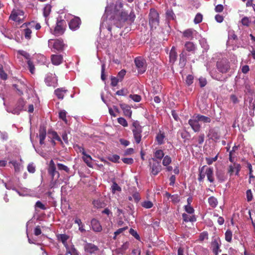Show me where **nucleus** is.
Segmentation results:
<instances>
[{"label": "nucleus", "mask_w": 255, "mask_h": 255, "mask_svg": "<svg viewBox=\"0 0 255 255\" xmlns=\"http://www.w3.org/2000/svg\"><path fill=\"white\" fill-rule=\"evenodd\" d=\"M149 24L151 30L155 29L159 24V14L154 8H150L148 14Z\"/></svg>", "instance_id": "nucleus-1"}, {"label": "nucleus", "mask_w": 255, "mask_h": 255, "mask_svg": "<svg viewBox=\"0 0 255 255\" xmlns=\"http://www.w3.org/2000/svg\"><path fill=\"white\" fill-rule=\"evenodd\" d=\"M131 130L136 143L138 144L141 139L142 127L138 121H134L132 124Z\"/></svg>", "instance_id": "nucleus-2"}, {"label": "nucleus", "mask_w": 255, "mask_h": 255, "mask_svg": "<svg viewBox=\"0 0 255 255\" xmlns=\"http://www.w3.org/2000/svg\"><path fill=\"white\" fill-rule=\"evenodd\" d=\"M66 27V21L62 19H57L53 34L56 36L61 35L64 33Z\"/></svg>", "instance_id": "nucleus-3"}, {"label": "nucleus", "mask_w": 255, "mask_h": 255, "mask_svg": "<svg viewBox=\"0 0 255 255\" xmlns=\"http://www.w3.org/2000/svg\"><path fill=\"white\" fill-rule=\"evenodd\" d=\"M118 19L120 21L125 22L126 21H129L131 22H133L135 18V15L133 9H132L129 14H128V12L125 10H122L118 14Z\"/></svg>", "instance_id": "nucleus-4"}, {"label": "nucleus", "mask_w": 255, "mask_h": 255, "mask_svg": "<svg viewBox=\"0 0 255 255\" xmlns=\"http://www.w3.org/2000/svg\"><path fill=\"white\" fill-rule=\"evenodd\" d=\"M218 70L222 73H226L230 69V62L227 59H222L217 62Z\"/></svg>", "instance_id": "nucleus-5"}, {"label": "nucleus", "mask_w": 255, "mask_h": 255, "mask_svg": "<svg viewBox=\"0 0 255 255\" xmlns=\"http://www.w3.org/2000/svg\"><path fill=\"white\" fill-rule=\"evenodd\" d=\"M134 63L139 74H142L144 73L146 70V61L140 57L135 58Z\"/></svg>", "instance_id": "nucleus-6"}, {"label": "nucleus", "mask_w": 255, "mask_h": 255, "mask_svg": "<svg viewBox=\"0 0 255 255\" xmlns=\"http://www.w3.org/2000/svg\"><path fill=\"white\" fill-rule=\"evenodd\" d=\"M199 120H197L196 115L193 116L192 118L188 121L189 125L195 132H198L200 130L201 126L199 123Z\"/></svg>", "instance_id": "nucleus-7"}, {"label": "nucleus", "mask_w": 255, "mask_h": 255, "mask_svg": "<svg viewBox=\"0 0 255 255\" xmlns=\"http://www.w3.org/2000/svg\"><path fill=\"white\" fill-rule=\"evenodd\" d=\"M52 40H49V44L53 48L57 51L63 50L64 46L63 41L61 39H57L52 42Z\"/></svg>", "instance_id": "nucleus-8"}, {"label": "nucleus", "mask_w": 255, "mask_h": 255, "mask_svg": "<svg viewBox=\"0 0 255 255\" xmlns=\"http://www.w3.org/2000/svg\"><path fill=\"white\" fill-rule=\"evenodd\" d=\"M81 21L79 17H74L69 22V27L72 30H76L80 27Z\"/></svg>", "instance_id": "nucleus-9"}, {"label": "nucleus", "mask_w": 255, "mask_h": 255, "mask_svg": "<svg viewBox=\"0 0 255 255\" xmlns=\"http://www.w3.org/2000/svg\"><path fill=\"white\" fill-rule=\"evenodd\" d=\"M23 15L24 12L23 10L19 9H13L11 11L9 18L14 21L19 22L20 18L18 16H23Z\"/></svg>", "instance_id": "nucleus-10"}, {"label": "nucleus", "mask_w": 255, "mask_h": 255, "mask_svg": "<svg viewBox=\"0 0 255 255\" xmlns=\"http://www.w3.org/2000/svg\"><path fill=\"white\" fill-rule=\"evenodd\" d=\"M120 107L123 111L124 114L125 116L131 118L132 111L129 106L126 104H121Z\"/></svg>", "instance_id": "nucleus-11"}, {"label": "nucleus", "mask_w": 255, "mask_h": 255, "mask_svg": "<svg viewBox=\"0 0 255 255\" xmlns=\"http://www.w3.org/2000/svg\"><path fill=\"white\" fill-rule=\"evenodd\" d=\"M84 250L86 252L92 254L99 250L98 247L92 243H87L84 246Z\"/></svg>", "instance_id": "nucleus-12"}, {"label": "nucleus", "mask_w": 255, "mask_h": 255, "mask_svg": "<svg viewBox=\"0 0 255 255\" xmlns=\"http://www.w3.org/2000/svg\"><path fill=\"white\" fill-rule=\"evenodd\" d=\"M91 224L93 230L96 232H100L102 230V227L98 220L93 219L91 220Z\"/></svg>", "instance_id": "nucleus-13"}, {"label": "nucleus", "mask_w": 255, "mask_h": 255, "mask_svg": "<svg viewBox=\"0 0 255 255\" xmlns=\"http://www.w3.org/2000/svg\"><path fill=\"white\" fill-rule=\"evenodd\" d=\"M46 135V129L44 127H40L39 130V143L41 145L44 144V140Z\"/></svg>", "instance_id": "nucleus-14"}, {"label": "nucleus", "mask_w": 255, "mask_h": 255, "mask_svg": "<svg viewBox=\"0 0 255 255\" xmlns=\"http://www.w3.org/2000/svg\"><path fill=\"white\" fill-rule=\"evenodd\" d=\"M161 166L159 162H155L153 163L151 166V173L153 175H156L161 170Z\"/></svg>", "instance_id": "nucleus-15"}, {"label": "nucleus", "mask_w": 255, "mask_h": 255, "mask_svg": "<svg viewBox=\"0 0 255 255\" xmlns=\"http://www.w3.org/2000/svg\"><path fill=\"white\" fill-rule=\"evenodd\" d=\"M51 60L53 64L58 65L62 63L63 57L61 55L53 54L51 56Z\"/></svg>", "instance_id": "nucleus-16"}, {"label": "nucleus", "mask_w": 255, "mask_h": 255, "mask_svg": "<svg viewBox=\"0 0 255 255\" xmlns=\"http://www.w3.org/2000/svg\"><path fill=\"white\" fill-rule=\"evenodd\" d=\"M67 92V90L64 88H57L54 91V93L57 97L60 100L64 98L65 95Z\"/></svg>", "instance_id": "nucleus-17"}, {"label": "nucleus", "mask_w": 255, "mask_h": 255, "mask_svg": "<svg viewBox=\"0 0 255 255\" xmlns=\"http://www.w3.org/2000/svg\"><path fill=\"white\" fill-rule=\"evenodd\" d=\"M177 57V53L176 51V48L174 46H173L169 53V62L174 64L176 61Z\"/></svg>", "instance_id": "nucleus-18"}, {"label": "nucleus", "mask_w": 255, "mask_h": 255, "mask_svg": "<svg viewBox=\"0 0 255 255\" xmlns=\"http://www.w3.org/2000/svg\"><path fill=\"white\" fill-rule=\"evenodd\" d=\"M185 50L188 52H192V53H194L196 50L195 45L192 42L190 41H187L185 42Z\"/></svg>", "instance_id": "nucleus-19"}, {"label": "nucleus", "mask_w": 255, "mask_h": 255, "mask_svg": "<svg viewBox=\"0 0 255 255\" xmlns=\"http://www.w3.org/2000/svg\"><path fill=\"white\" fill-rule=\"evenodd\" d=\"M56 166L53 160H51L49 162V168L48 169V173L53 178L55 173L57 172L56 170Z\"/></svg>", "instance_id": "nucleus-20"}, {"label": "nucleus", "mask_w": 255, "mask_h": 255, "mask_svg": "<svg viewBox=\"0 0 255 255\" xmlns=\"http://www.w3.org/2000/svg\"><path fill=\"white\" fill-rule=\"evenodd\" d=\"M205 174L207 176L208 180L211 183H213L214 181L213 169L211 167H207L206 169Z\"/></svg>", "instance_id": "nucleus-21"}, {"label": "nucleus", "mask_w": 255, "mask_h": 255, "mask_svg": "<svg viewBox=\"0 0 255 255\" xmlns=\"http://www.w3.org/2000/svg\"><path fill=\"white\" fill-rule=\"evenodd\" d=\"M187 54L185 50H183L179 54V64L182 66L186 65Z\"/></svg>", "instance_id": "nucleus-22"}, {"label": "nucleus", "mask_w": 255, "mask_h": 255, "mask_svg": "<svg viewBox=\"0 0 255 255\" xmlns=\"http://www.w3.org/2000/svg\"><path fill=\"white\" fill-rule=\"evenodd\" d=\"M123 7V3L122 2V0H118L116 1L114 7V13L115 15H118V14L120 12V9Z\"/></svg>", "instance_id": "nucleus-23"}, {"label": "nucleus", "mask_w": 255, "mask_h": 255, "mask_svg": "<svg viewBox=\"0 0 255 255\" xmlns=\"http://www.w3.org/2000/svg\"><path fill=\"white\" fill-rule=\"evenodd\" d=\"M57 240L61 241L62 244L66 246L67 245V241L69 239V236L66 234H62L57 235Z\"/></svg>", "instance_id": "nucleus-24"}, {"label": "nucleus", "mask_w": 255, "mask_h": 255, "mask_svg": "<svg viewBox=\"0 0 255 255\" xmlns=\"http://www.w3.org/2000/svg\"><path fill=\"white\" fill-rule=\"evenodd\" d=\"M178 133L180 135L184 142L188 140L190 137V133L186 130H179Z\"/></svg>", "instance_id": "nucleus-25"}, {"label": "nucleus", "mask_w": 255, "mask_h": 255, "mask_svg": "<svg viewBox=\"0 0 255 255\" xmlns=\"http://www.w3.org/2000/svg\"><path fill=\"white\" fill-rule=\"evenodd\" d=\"M165 137V136L164 133L160 131L156 136V140L157 141L158 144L161 145L163 144Z\"/></svg>", "instance_id": "nucleus-26"}, {"label": "nucleus", "mask_w": 255, "mask_h": 255, "mask_svg": "<svg viewBox=\"0 0 255 255\" xmlns=\"http://www.w3.org/2000/svg\"><path fill=\"white\" fill-rule=\"evenodd\" d=\"M164 153L163 151L161 149H158L154 152V158H152L153 161H155V159L161 160L164 157Z\"/></svg>", "instance_id": "nucleus-27"}, {"label": "nucleus", "mask_w": 255, "mask_h": 255, "mask_svg": "<svg viewBox=\"0 0 255 255\" xmlns=\"http://www.w3.org/2000/svg\"><path fill=\"white\" fill-rule=\"evenodd\" d=\"M193 30L192 29H187L183 32V36L188 39H193Z\"/></svg>", "instance_id": "nucleus-28"}, {"label": "nucleus", "mask_w": 255, "mask_h": 255, "mask_svg": "<svg viewBox=\"0 0 255 255\" xmlns=\"http://www.w3.org/2000/svg\"><path fill=\"white\" fill-rule=\"evenodd\" d=\"M74 223L78 224L79 227V230L82 233L86 232V230L84 229V225L82 223L81 220L80 218H76L74 220Z\"/></svg>", "instance_id": "nucleus-29"}, {"label": "nucleus", "mask_w": 255, "mask_h": 255, "mask_svg": "<svg viewBox=\"0 0 255 255\" xmlns=\"http://www.w3.org/2000/svg\"><path fill=\"white\" fill-rule=\"evenodd\" d=\"M196 116L197 120H199L200 122H202L204 123H210L211 122V119L210 117L200 114H198Z\"/></svg>", "instance_id": "nucleus-30"}, {"label": "nucleus", "mask_w": 255, "mask_h": 255, "mask_svg": "<svg viewBox=\"0 0 255 255\" xmlns=\"http://www.w3.org/2000/svg\"><path fill=\"white\" fill-rule=\"evenodd\" d=\"M208 203L209 205L212 208H215L218 205V200L214 196H211L208 198Z\"/></svg>", "instance_id": "nucleus-31"}, {"label": "nucleus", "mask_w": 255, "mask_h": 255, "mask_svg": "<svg viewBox=\"0 0 255 255\" xmlns=\"http://www.w3.org/2000/svg\"><path fill=\"white\" fill-rule=\"evenodd\" d=\"M182 218L183 219V221L185 222H195L196 220V219L195 217V216L193 215L191 216H189L187 214L185 213H183L182 214Z\"/></svg>", "instance_id": "nucleus-32"}, {"label": "nucleus", "mask_w": 255, "mask_h": 255, "mask_svg": "<svg viewBox=\"0 0 255 255\" xmlns=\"http://www.w3.org/2000/svg\"><path fill=\"white\" fill-rule=\"evenodd\" d=\"M83 159L89 167H91L92 158L90 155L86 153V155H84Z\"/></svg>", "instance_id": "nucleus-33"}, {"label": "nucleus", "mask_w": 255, "mask_h": 255, "mask_svg": "<svg viewBox=\"0 0 255 255\" xmlns=\"http://www.w3.org/2000/svg\"><path fill=\"white\" fill-rule=\"evenodd\" d=\"M112 192L113 194H115L116 191L121 192L122 191V188L120 186L118 185V184L116 182H113V185L111 187Z\"/></svg>", "instance_id": "nucleus-34"}, {"label": "nucleus", "mask_w": 255, "mask_h": 255, "mask_svg": "<svg viewBox=\"0 0 255 255\" xmlns=\"http://www.w3.org/2000/svg\"><path fill=\"white\" fill-rule=\"evenodd\" d=\"M16 105V109L19 111H21L25 105V102L23 99H19L17 101Z\"/></svg>", "instance_id": "nucleus-35"}, {"label": "nucleus", "mask_w": 255, "mask_h": 255, "mask_svg": "<svg viewBox=\"0 0 255 255\" xmlns=\"http://www.w3.org/2000/svg\"><path fill=\"white\" fill-rule=\"evenodd\" d=\"M0 78L3 80H5L7 79V75L3 70L2 65H1L0 64Z\"/></svg>", "instance_id": "nucleus-36"}, {"label": "nucleus", "mask_w": 255, "mask_h": 255, "mask_svg": "<svg viewBox=\"0 0 255 255\" xmlns=\"http://www.w3.org/2000/svg\"><path fill=\"white\" fill-rule=\"evenodd\" d=\"M141 206L145 209H150L153 207V204L151 201H144L142 202Z\"/></svg>", "instance_id": "nucleus-37"}, {"label": "nucleus", "mask_w": 255, "mask_h": 255, "mask_svg": "<svg viewBox=\"0 0 255 255\" xmlns=\"http://www.w3.org/2000/svg\"><path fill=\"white\" fill-rule=\"evenodd\" d=\"M108 159L114 163H119L120 159V156L117 154H114L108 157Z\"/></svg>", "instance_id": "nucleus-38"}, {"label": "nucleus", "mask_w": 255, "mask_h": 255, "mask_svg": "<svg viewBox=\"0 0 255 255\" xmlns=\"http://www.w3.org/2000/svg\"><path fill=\"white\" fill-rule=\"evenodd\" d=\"M171 162V158L168 155H166L163 157V159L162 160V164L165 166H167Z\"/></svg>", "instance_id": "nucleus-39"}, {"label": "nucleus", "mask_w": 255, "mask_h": 255, "mask_svg": "<svg viewBox=\"0 0 255 255\" xmlns=\"http://www.w3.org/2000/svg\"><path fill=\"white\" fill-rule=\"evenodd\" d=\"M51 6L50 5L47 4L43 8V15L45 17L49 15L51 11Z\"/></svg>", "instance_id": "nucleus-40"}, {"label": "nucleus", "mask_w": 255, "mask_h": 255, "mask_svg": "<svg viewBox=\"0 0 255 255\" xmlns=\"http://www.w3.org/2000/svg\"><path fill=\"white\" fill-rule=\"evenodd\" d=\"M232 236V232L230 230H228L225 233V239L226 241L229 243L231 242Z\"/></svg>", "instance_id": "nucleus-41"}, {"label": "nucleus", "mask_w": 255, "mask_h": 255, "mask_svg": "<svg viewBox=\"0 0 255 255\" xmlns=\"http://www.w3.org/2000/svg\"><path fill=\"white\" fill-rule=\"evenodd\" d=\"M132 198L133 199L134 202L136 203H138L141 199L139 193L136 191L132 193Z\"/></svg>", "instance_id": "nucleus-42"}, {"label": "nucleus", "mask_w": 255, "mask_h": 255, "mask_svg": "<svg viewBox=\"0 0 255 255\" xmlns=\"http://www.w3.org/2000/svg\"><path fill=\"white\" fill-rule=\"evenodd\" d=\"M59 117L63 121L67 123V120L66 119V112L64 110L60 111L59 113Z\"/></svg>", "instance_id": "nucleus-43"}, {"label": "nucleus", "mask_w": 255, "mask_h": 255, "mask_svg": "<svg viewBox=\"0 0 255 255\" xmlns=\"http://www.w3.org/2000/svg\"><path fill=\"white\" fill-rule=\"evenodd\" d=\"M9 163H11L14 167L16 172H18L20 170V165L16 161H11Z\"/></svg>", "instance_id": "nucleus-44"}, {"label": "nucleus", "mask_w": 255, "mask_h": 255, "mask_svg": "<svg viewBox=\"0 0 255 255\" xmlns=\"http://www.w3.org/2000/svg\"><path fill=\"white\" fill-rule=\"evenodd\" d=\"M213 253L215 255H218V251L219 249V245L217 241H215L213 243Z\"/></svg>", "instance_id": "nucleus-45"}, {"label": "nucleus", "mask_w": 255, "mask_h": 255, "mask_svg": "<svg viewBox=\"0 0 255 255\" xmlns=\"http://www.w3.org/2000/svg\"><path fill=\"white\" fill-rule=\"evenodd\" d=\"M58 169L59 170H64L67 173H69L70 171L69 168L66 165L62 164V163H58L57 164Z\"/></svg>", "instance_id": "nucleus-46"}, {"label": "nucleus", "mask_w": 255, "mask_h": 255, "mask_svg": "<svg viewBox=\"0 0 255 255\" xmlns=\"http://www.w3.org/2000/svg\"><path fill=\"white\" fill-rule=\"evenodd\" d=\"M203 19V16L200 13H198L194 19V22L196 24L202 22Z\"/></svg>", "instance_id": "nucleus-47"}, {"label": "nucleus", "mask_w": 255, "mask_h": 255, "mask_svg": "<svg viewBox=\"0 0 255 255\" xmlns=\"http://www.w3.org/2000/svg\"><path fill=\"white\" fill-rule=\"evenodd\" d=\"M118 122L119 124L121 125L124 127H127L128 126V122H127L126 120L124 119V118L120 117L118 118L117 119Z\"/></svg>", "instance_id": "nucleus-48"}, {"label": "nucleus", "mask_w": 255, "mask_h": 255, "mask_svg": "<svg viewBox=\"0 0 255 255\" xmlns=\"http://www.w3.org/2000/svg\"><path fill=\"white\" fill-rule=\"evenodd\" d=\"M216 176H217V177L218 179V180L219 181V182H223V181H224L226 179V177L225 176V175L224 173H223L222 172H218L217 173H216Z\"/></svg>", "instance_id": "nucleus-49"}, {"label": "nucleus", "mask_w": 255, "mask_h": 255, "mask_svg": "<svg viewBox=\"0 0 255 255\" xmlns=\"http://www.w3.org/2000/svg\"><path fill=\"white\" fill-rule=\"evenodd\" d=\"M32 31L30 29L27 28L24 29V34L25 38L28 40L31 38V34Z\"/></svg>", "instance_id": "nucleus-50"}, {"label": "nucleus", "mask_w": 255, "mask_h": 255, "mask_svg": "<svg viewBox=\"0 0 255 255\" xmlns=\"http://www.w3.org/2000/svg\"><path fill=\"white\" fill-rule=\"evenodd\" d=\"M241 22L243 25L246 26H249L251 21L250 20L249 18H248L247 16H245L242 19Z\"/></svg>", "instance_id": "nucleus-51"}, {"label": "nucleus", "mask_w": 255, "mask_h": 255, "mask_svg": "<svg viewBox=\"0 0 255 255\" xmlns=\"http://www.w3.org/2000/svg\"><path fill=\"white\" fill-rule=\"evenodd\" d=\"M27 65L30 73L31 74H34L35 67L34 65L33 64V62L30 60H29L27 61Z\"/></svg>", "instance_id": "nucleus-52"}, {"label": "nucleus", "mask_w": 255, "mask_h": 255, "mask_svg": "<svg viewBox=\"0 0 255 255\" xmlns=\"http://www.w3.org/2000/svg\"><path fill=\"white\" fill-rule=\"evenodd\" d=\"M129 97L130 99H131L133 101H134L135 102H139L140 101V100L141 99V96L138 95H136V94H134V95L131 94L129 95Z\"/></svg>", "instance_id": "nucleus-53"}, {"label": "nucleus", "mask_w": 255, "mask_h": 255, "mask_svg": "<svg viewBox=\"0 0 255 255\" xmlns=\"http://www.w3.org/2000/svg\"><path fill=\"white\" fill-rule=\"evenodd\" d=\"M205 166H203L201 169H199L200 173L198 179L200 182L202 181L205 177L206 174L202 173L203 169L205 168Z\"/></svg>", "instance_id": "nucleus-54"}, {"label": "nucleus", "mask_w": 255, "mask_h": 255, "mask_svg": "<svg viewBox=\"0 0 255 255\" xmlns=\"http://www.w3.org/2000/svg\"><path fill=\"white\" fill-rule=\"evenodd\" d=\"M129 234L134 237L136 240H140V237L137 234V232L133 229H130L129 231Z\"/></svg>", "instance_id": "nucleus-55"}, {"label": "nucleus", "mask_w": 255, "mask_h": 255, "mask_svg": "<svg viewBox=\"0 0 255 255\" xmlns=\"http://www.w3.org/2000/svg\"><path fill=\"white\" fill-rule=\"evenodd\" d=\"M18 53L23 56L25 59H27L28 60H30V56L29 54L26 52V51L23 50H19L18 51Z\"/></svg>", "instance_id": "nucleus-56"}, {"label": "nucleus", "mask_w": 255, "mask_h": 255, "mask_svg": "<svg viewBox=\"0 0 255 255\" xmlns=\"http://www.w3.org/2000/svg\"><path fill=\"white\" fill-rule=\"evenodd\" d=\"M171 201L174 204H176L180 201V197L178 194H174L171 196Z\"/></svg>", "instance_id": "nucleus-57"}, {"label": "nucleus", "mask_w": 255, "mask_h": 255, "mask_svg": "<svg viewBox=\"0 0 255 255\" xmlns=\"http://www.w3.org/2000/svg\"><path fill=\"white\" fill-rule=\"evenodd\" d=\"M120 79L118 77H111V85L113 87H115L118 85V82H119Z\"/></svg>", "instance_id": "nucleus-58"}, {"label": "nucleus", "mask_w": 255, "mask_h": 255, "mask_svg": "<svg viewBox=\"0 0 255 255\" xmlns=\"http://www.w3.org/2000/svg\"><path fill=\"white\" fill-rule=\"evenodd\" d=\"M51 133L52 135L53 139H55L60 141L61 144H63L60 137H59V136L58 135L56 131H52Z\"/></svg>", "instance_id": "nucleus-59"}, {"label": "nucleus", "mask_w": 255, "mask_h": 255, "mask_svg": "<svg viewBox=\"0 0 255 255\" xmlns=\"http://www.w3.org/2000/svg\"><path fill=\"white\" fill-rule=\"evenodd\" d=\"M193 79H194V78H193V76L192 75H188L186 77V84L188 85H189V86L191 85L193 83Z\"/></svg>", "instance_id": "nucleus-60"}, {"label": "nucleus", "mask_w": 255, "mask_h": 255, "mask_svg": "<svg viewBox=\"0 0 255 255\" xmlns=\"http://www.w3.org/2000/svg\"><path fill=\"white\" fill-rule=\"evenodd\" d=\"M246 196H247V201L248 202H250L253 200V194L252 192L251 189H248L246 191Z\"/></svg>", "instance_id": "nucleus-61"}, {"label": "nucleus", "mask_w": 255, "mask_h": 255, "mask_svg": "<svg viewBox=\"0 0 255 255\" xmlns=\"http://www.w3.org/2000/svg\"><path fill=\"white\" fill-rule=\"evenodd\" d=\"M27 170L29 172L33 173L35 171V167L33 163H30L27 166Z\"/></svg>", "instance_id": "nucleus-62"}, {"label": "nucleus", "mask_w": 255, "mask_h": 255, "mask_svg": "<svg viewBox=\"0 0 255 255\" xmlns=\"http://www.w3.org/2000/svg\"><path fill=\"white\" fill-rule=\"evenodd\" d=\"M126 71L125 70H122L118 73L117 77L120 79L121 81L123 80V78L126 75Z\"/></svg>", "instance_id": "nucleus-63"}, {"label": "nucleus", "mask_w": 255, "mask_h": 255, "mask_svg": "<svg viewBox=\"0 0 255 255\" xmlns=\"http://www.w3.org/2000/svg\"><path fill=\"white\" fill-rule=\"evenodd\" d=\"M123 162L127 164H132L133 163V159L132 158H123Z\"/></svg>", "instance_id": "nucleus-64"}]
</instances>
